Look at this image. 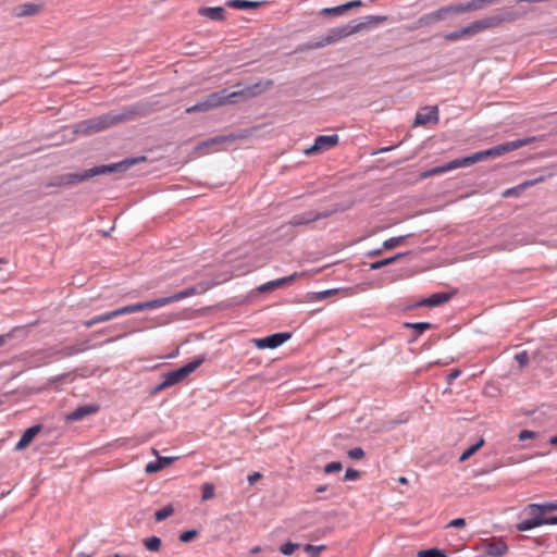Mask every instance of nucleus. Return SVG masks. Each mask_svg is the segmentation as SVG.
Instances as JSON below:
<instances>
[{
	"label": "nucleus",
	"mask_w": 557,
	"mask_h": 557,
	"mask_svg": "<svg viewBox=\"0 0 557 557\" xmlns=\"http://www.w3.org/2000/svg\"><path fill=\"white\" fill-rule=\"evenodd\" d=\"M500 0H471L465 3H457L459 14L481 11L488 5L498 3Z\"/></svg>",
	"instance_id": "obj_13"
},
{
	"label": "nucleus",
	"mask_w": 557,
	"mask_h": 557,
	"mask_svg": "<svg viewBox=\"0 0 557 557\" xmlns=\"http://www.w3.org/2000/svg\"><path fill=\"white\" fill-rule=\"evenodd\" d=\"M114 314H113V311H110V312H107V313H103V314H100V315H97L96 317V321L98 323H102V322H107L111 319H114Z\"/></svg>",
	"instance_id": "obj_50"
},
{
	"label": "nucleus",
	"mask_w": 557,
	"mask_h": 557,
	"mask_svg": "<svg viewBox=\"0 0 557 557\" xmlns=\"http://www.w3.org/2000/svg\"><path fill=\"white\" fill-rule=\"evenodd\" d=\"M450 295L446 293H436L428 298L422 299L418 305L423 307H436L447 302Z\"/></svg>",
	"instance_id": "obj_22"
},
{
	"label": "nucleus",
	"mask_w": 557,
	"mask_h": 557,
	"mask_svg": "<svg viewBox=\"0 0 557 557\" xmlns=\"http://www.w3.org/2000/svg\"><path fill=\"white\" fill-rule=\"evenodd\" d=\"M89 348L88 346V343L87 342H83L81 344H76V345H72V346H66L58 351H49L47 352L45 356L46 357H53L55 355H59L61 357H71V356H74L76 354H81L85 350H87Z\"/></svg>",
	"instance_id": "obj_17"
},
{
	"label": "nucleus",
	"mask_w": 557,
	"mask_h": 557,
	"mask_svg": "<svg viewBox=\"0 0 557 557\" xmlns=\"http://www.w3.org/2000/svg\"><path fill=\"white\" fill-rule=\"evenodd\" d=\"M334 293H335L334 289L323 290V292L314 294L311 299H313V300H323V299L330 297L331 295H333Z\"/></svg>",
	"instance_id": "obj_47"
},
{
	"label": "nucleus",
	"mask_w": 557,
	"mask_h": 557,
	"mask_svg": "<svg viewBox=\"0 0 557 557\" xmlns=\"http://www.w3.org/2000/svg\"><path fill=\"white\" fill-rule=\"evenodd\" d=\"M398 482H399L400 484H407V483H408V480H407V478H406V476H400V478L398 479Z\"/></svg>",
	"instance_id": "obj_61"
},
{
	"label": "nucleus",
	"mask_w": 557,
	"mask_h": 557,
	"mask_svg": "<svg viewBox=\"0 0 557 557\" xmlns=\"http://www.w3.org/2000/svg\"><path fill=\"white\" fill-rule=\"evenodd\" d=\"M299 547V544H296V543H292V542H287V543H284L281 547H280V552L283 554V555H292L297 548Z\"/></svg>",
	"instance_id": "obj_38"
},
{
	"label": "nucleus",
	"mask_w": 557,
	"mask_h": 557,
	"mask_svg": "<svg viewBox=\"0 0 557 557\" xmlns=\"http://www.w3.org/2000/svg\"><path fill=\"white\" fill-rule=\"evenodd\" d=\"M209 111L208 108L206 107V103L205 101H199L197 102L195 106H191L189 108L186 109V113H196V112H207Z\"/></svg>",
	"instance_id": "obj_40"
},
{
	"label": "nucleus",
	"mask_w": 557,
	"mask_h": 557,
	"mask_svg": "<svg viewBox=\"0 0 557 557\" xmlns=\"http://www.w3.org/2000/svg\"><path fill=\"white\" fill-rule=\"evenodd\" d=\"M265 1H249V0H227L226 5L237 10L258 9L265 4Z\"/></svg>",
	"instance_id": "obj_23"
},
{
	"label": "nucleus",
	"mask_w": 557,
	"mask_h": 557,
	"mask_svg": "<svg viewBox=\"0 0 557 557\" xmlns=\"http://www.w3.org/2000/svg\"><path fill=\"white\" fill-rule=\"evenodd\" d=\"M226 141V137H214L199 144L196 149L199 151L205 150L202 153L218 151L219 147Z\"/></svg>",
	"instance_id": "obj_25"
},
{
	"label": "nucleus",
	"mask_w": 557,
	"mask_h": 557,
	"mask_svg": "<svg viewBox=\"0 0 557 557\" xmlns=\"http://www.w3.org/2000/svg\"><path fill=\"white\" fill-rule=\"evenodd\" d=\"M161 469H163V465L161 463V461L157 460L154 462L147 463L145 471L147 473H153L160 471Z\"/></svg>",
	"instance_id": "obj_42"
},
{
	"label": "nucleus",
	"mask_w": 557,
	"mask_h": 557,
	"mask_svg": "<svg viewBox=\"0 0 557 557\" xmlns=\"http://www.w3.org/2000/svg\"><path fill=\"white\" fill-rule=\"evenodd\" d=\"M483 550L492 557H503L508 553V545L502 539H491L483 543Z\"/></svg>",
	"instance_id": "obj_11"
},
{
	"label": "nucleus",
	"mask_w": 557,
	"mask_h": 557,
	"mask_svg": "<svg viewBox=\"0 0 557 557\" xmlns=\"http://www.w3.org/2000/svg\"><path fill=\"white\" fill-rule=\"evenodd\" d=\"M195 294H197V289L195 287H191V288H187L185 290L178 292L169 297H162V298H158V299H153V300H149V301H145V302L133 304L134 312L157 309V308L166 306L169 304L182 300L184 298L190 297Z\"/></svg>",
	"instance_id": "obj_7"
},
{
	"label": "nucleus",
	"mask_w": 557,
	"mask_h": 557,
	"mask_svg": "<svg viewBox=\"0 0 557 557\" xmlns=\"http://www.w3.org/2000/svg\"><path fill=\"white\" fill-rule=\"evenodd\" d=\"M39 431H40V426L39 425H35V426L28 428L23 433V435L21 436L20 441L16 443L15 449L16 450H23L26 447H28L29 444L35 438V436L39 433Z\"/></svg>",
	"instance_id": "obj_21"
},
{
	"label": "nucleus",
	"mask_w": 557,
	"mask_h": 557,
	"mask_svg": "<svg viewBox=\"0 0 557 557\" xmlns=\"http://www.w3.org/2000/svg\"><path fill=\"white\" fill-rule=\"evenodd\" d=\"M140 160H145V158H140ZM139 159H125L117 163H112L109 165H100L95 166L89 170H86L82 173H67L57 177L55 186H64V185H75L82 182L87 181L97 175L108 174L113 172L126 171L129 166L136 164Z\"/></svg>",
	"instance_id": "obj_4"
},
{
	"label": "nucleus",
	"mask_w": 557,
	"mask_h": 557,
	"mask_svg": "<svg viewBox=\"0 0 557 557\" xmlns=\"http://www.w3.org/2000/svg\"><path fill=\"white\" fill-rule=\"evenodd\" d=\"M459 370H454L448 374V383H450L453 380L457 379L460 375Z\"/></svg>",
	"instance_id": "obj_54"
},
{
	"label": "nucleus",
	"mask_w": 557,
	"mask_h": 557,
	"mask_svg": "<svg viewBox=\"0 0 557 557\" xmlns=\"http://www.w3.org/2000/svg\"><path fill=\"white\" fill-rule=\"evenodd\" d=\"M484 445V440L480 438V441L470 447H468L459 457V461L463 462L469 459L472 455H474L482 446Z\"/></svg>",
	"instance_id": "obj_28"
},
{
	"label": "nucleus",
	"mask_w": 557,
	"mask_h": 557,
	"mask_svg": "<svg viewBox=\"0 0 557 557\" xmlns=\"http://www.w3.org/2000/svg\"><path fill=\"white\" fill-rule=\"evenodd\" d=\"M198 15L207 17L211 21H224L225 10L222 7H200L197 10Z\"/></svg>",
	"instance_id": "obj_18"
},
{
	"label": "nucleus",
	"mask_w": 557,
	"mask_h": 557,
	"mask_svg": "<svg viewBox=\"0 0 557 557\" xmlns=\"http://www.w3.org/2000/svg\"><path fill=\"white\" fill-rule=\"evenodd\" d=\"M550 444L553 445H557V435L556 436H553L550 440H549Z\"/></svg>",
	"instance_id": "obj_62"
},
{
	"label": "nucleus",
	"mask_w": 557,
	"mask_h": 557,
	"mask_svg": "<svg viewBox=\"0 0 557 557\" xmlns=\"http://www.w3.org/2000/svg\"><path fill=\"white\" fill-rule=\"evenodd\" d=\"M534 141V137L508 141L487 150L475 152L471 156L453 160L442 166H435L421 174L422 178L438 175L458 168L469 166L487 158H496L509 151L517 150Z\"/></svg>",
	"instance_id": "obj_1"
},
{
	"label": "nucleus",
	"mask_w": 557,
	"mask_h": 557,
	"mask_svg": "<svg viewBox=\"0 0 557 557\" xmlns=\"http://www.w3.org/2000/svg\"><path fill=\"white\" fill-rule=\"evenodd\" d=\"M299 276H300L299 273L294 272L293 274H290L288 276L281 277V278L274 280V281H270L265 284H262L261 286H259L258 290L261 293H267V292H271L276 288H281L285 285L292 284Z\"/></svg>",
	"instance_id": "obj_14"
},
{
	"label": "nucleus",
	"mask_w": 557,
	"mask_h": 557,
	"mask_svg": "<svg viewBox=\"0 0 557 557\" xmlns=\"http://www.w3.org/2000/svg\"><path fill=\"white\" fill-rule=\"evenodd\" d=\"M98 411H99V406L96 404L83 405V406L77 407L72 412H70L66 416V421H78L89 414L97 413Z\"/></svg>",
	"instance_id": "obj_15"
},
{
	"label": "nucleus",
	"mask_w": 557,
	"mask_h": 557,
	"mask_svg": "<svg viewBox=\"0 0 557 557\" xmlns=\"http://www.w3.org/2000/svg\"><path fill=\"white\" fill-rule=\"evenodd\" d=\"M345 36H346L345 28L332 29L322 41L310 42L307 45V48L308 49L321 48L325 45L333 44V42L337 41L338 39L344 38Z\"/></svg>",
	"instance_id": "obj_19"
},
{
	"label": "nucleus",
	"mask_w": 557,
	"mask_h": 557,
	"mask_svg": "<svg viewBox=\"0 0 557 557\" xmlns=\"http://www.w3.org/2000/svg\"><path fill=\"white\" fill-rule=\"evenodd\" d=\"M406 238L407 236L392 237L383 243V248L386 250L393 249L401 244Z\"/></svg>",
	"instance_id": "obj_35"
},
{
	"label": "nucleus",
	"mask_w": 557,
	"mask_h": 557,
	"mask_svg": "<svg viewBox=\"0 0 557 557\" xmlns=\"http://www.w3.org/2000/svg\"><path fill=\"white\" fill-rule=\"evenodd\" d=\"M437 23L432 13L425 14L419 20V24L422 26L431 25Z\"/></svg>",
	"instance_id": "obj_45"
},
{
	"label": "nucleus",
	"mask_w": 557,
	"mask_h": 557,
	"mask_svg": "<svg viewBox=\"0 0 557 557\" xmlns=\"http://www.w3.org/2000/svg\"><path fill=\"white\" fill-rule=\"evenodd\" d=\"M325 549V546L324 545H319V546H315V545H311V544H307L305 547H304V550L305 553L309 556V557H318L322 550Z\"/></svg>",
	"instance_id": "obj_34"
},
{
	"label": "nucleus",
	"mask_w": 557,
	"mask_h": 557,
	"mask_svg": "<svg viewBox=\"0 0 557 557\" xmlns=\"http://www.w3.org/2000/svg\"><path fill=\"white\" fill-rule=\"evenodd\" d=\"M44 4L41 3L26 2L15 7L13 9V14L16 17L35 16L41 13Z\"/></svg>",
	"instance_id": "obj_12"
},
{
	"label": "nucleus",
	"mask_w": 557,
	"mask_h": 557,
	"mask_svg": "<svg viewBox=\"0 0 557 557\" xmlns=\"http://www.w3.org/2000/svg\"><path fill=\"white\" fill-rule=\"evenodd\" d=\"M534 437H535V432L530 431V430H522L518 435V438L520 441H527V440L534 438Z\"/></svg>",
	"instance_id": "obj_48"
},
{
	"label": "nucleus",
	"mask_w": 557,
	"mask_h": 557,
	"mask_svg": "<svg viewBox=\"0 0 557 557\" xmlns=\"http://www.w3.org/2000/svg\"><path fill=\"white\" fill-rule=\"evenodd\" d=\"M516 359L520 362V364H524L527 362V354L525 352L518 354L516 356Z\"/></svg>",
	"instance_id": "obj_55"
},
{
	"label": "nucleus",
	"mask_w": 557,
	"mask_h": 557,
	"mask_svg": "<svg viewBox=\"0 0 557 557\" xmlns=\"http://www.w3.org/2000/svg\"><path fill=\"white\" fill-rule=\"evenodd\" d=\"M418 557H446L444 553H442L438 549H426V550H420L418 553Z\"/></svg>",
	"instance_id": "obj_39"
},
{
	"label": "nucleus",
	"mask_w": 557,
	"mask_h": 557,
	"mask_svg": "<svg viewBox=\"0 0 557 557\" xmlns=\"http://www.w3.org/2000/svg\"><path fill=\"white\" fill-rule=\"evenodd\" d=\"M360 478V472L357 470L350 469V481L357 480Z\"/></svg>",
	"instance_id": "obj_57"
},
{
	"label": "nucleus",
	"mask_w": 557,
	"mask_h": 557,
	"mask_svg": "<svg viewBox=\"0 0 557 557\" xmlns=\"http://www.w3.org/2000/svg\"><path fill=\"white\" fill-rule=\"evenodd\" d=\"M364 456L363 450L360 447L350 449V459H360Z\"/></svg>",
	"instance_id": "obj_51"
},
{
	"label": "nucleus",
	"mask_w": 557,
	"mask_h": 557,
	"mask_svg": "<svg viewBox=\"0 0 557 557\" xmlns=\"http://www.w3.org/2000/svg\"><path fill=\"white\" fill-rule=\"evenodd\" d=\"M386 20V16L370 15L361 18L360 21H352L350 22V35L376 27Z\"/></svg>",
	"instance_id": "obj_9"
},
{
	"label": "nucleus",
	"mask_w": 557,
	"mask_h": 557,
	"mask_svg": "<svg viewBox=\"0 0 557 557\" xmlns=\"http://www.w3.org/2000/svg\"><path fill=\"white\" fill-rule=\"evenodd\" d=\"M436 22L444 21L450 15H458L457 3H451L445 7L440 8L438 10L431 12Z\"/></svg>",
	"instance_id": "obj_26"
},
{
	"label": "nucleus",
	"mask_w": 557,
	"mask_h": 557,
	"mask_svg": "<svg viewBox=\"0 0 557 557\" xmlns=\"http://www.w3.org/2000/svg\"><path fill=\"white\" fill-rule=\"evenodd\" d=\"M403 256H405V253H398L394 257H391V258H386V259H383V260H380V261H376V262H373L370 264V269L371 270H377V269H381L385 265H388V264H392L394 263L396 260H398L399 258H401Z\"/></svg>",
	"instance_id": "obj_31"
},
{
	"label": "nucleus",
	"mask_w": 557,
	"mask_h": 557,
	"mask_svg": "<svg viewBox=\"0 0 557 557\" xmlns=\"http://www.w3.org/2000/svg\"><path fill=\"white\" fill-rule=\"evenodd\" d=\"M261 478V474L259 472H253L248 476V481L250 484H253L256 481H258Z\"/></svg>",
	"instance_id": "obj_53"
},
{
	"label": "nucleus",
	"mask_w": 557,
	"mask_h": 557,
	"mask_svg": "<svg viewBox=\"0 0 557 557\" xmlns=\"http://www.w3.org/2000/svg\"><path fill=\"white\" fill-rule=\"evenodd\" d=\"M289 338H290L289 333H275L270 336L256 339L255 345L259 349H265V348L273 349V348L281 346Z\"/></svg>",
	"instance_id": "obj_10"
},
{
	"label": "nucleus",
	"mask_w": 557,
	"mask_h": 557,
	"mask_svg": "<svg viewBox=\"0 0 557 557\" xmlns=\"http://www.w3.org/2000/svg\"><path fill=\"white\" fill-rule=\"evenodd\" d=\"M338 143V136L336 134L333 135H320L314 139V144L305 149L306 156L317 154L331 148L335 147Z\"/></svg>",
	"instance_id": "obj_8"
},
{
	"label": "nucleus",
	"mask_w": 557,
	"mask_h": 557,
	"mask_svg": "<svg viewBox=\"0 0 557 557\" xmlns=\"http://www.w3.org/2000/svg\"><path fill=\"white\" fill-rule=\"evenodd\" d=\"M544 524H557V516L552 518H544Z\"/></svg>",
	"instance_id": "obj_56"
},
{
	"label": "nucleus",
	"mask_w": 557,
	"mask_h": 557,
	"mask_svg": "<svg viewBox=\"0 0 557 557\" xmlns=\"http://www.w3.org/2000/svg\"><path fill=\"white\" fill-rule=\"evenodd\" d=\"M76 557H91V556L89 554H87V553H83L82 552V553L77 554Z\"/></svg>",
	"instance_id": "obj_63"
},
{
	"label": "nucleus",
	"mask_w": 557,
	"mask_h": 557,
	"mask_svg": "<svg viewBox=\"0 0 557 557\" xmlns=\"http://www.w3.org/2000/svg\"><path fill=\"white\" fill-rule=\"evenodd\" d=\"M5 336H0V346L4 345Z\"/></svg>",
	"instance_id": "obj_64"
},
{
	"label": "nucleus",
	"mask_w": 557,
	"mask_h": 557,
	"mask_svg": "<svg viewBox=\"0 0 557 557\" xmlns=\"http://www.w3.org/2000/svg\"><path fill=\"white\" fill-rule=\"evenodd\" d=\"M205 361V357H198L197 359L188 362L180 369L168 372L164 374V380L156 388L154 392H161L175 384L183 382L190 373L198 369Z\"/></svg>",
	"instance_id": "obj_6"
},
{
	"label": "nucleus",
	"mask_w": 557,
	"mask_h": 557,
	"mask_svg": "<svg viewBox=\"0 0 557 557\" xmlns=\"http://www.w3.org/2000/svg\"><path fill=\"white\" fill-rule=\"evenodd\" d=\"M129 313H135L133 305L124 306V307L113 310V314L115 318L123 315V314H129Z\"/></svg>",
	"instance_id": "obj_43"
},
{
	"label": "nucleus",
	"mask_w": 557,
	"mask_h": 557,
	"mask_svg": "<svg viewBox=\"0 0 557 557\" xmlns=\"http://www.w3.org/2000/svg\"><path fill=\"white\" fill-rule=\"evenodd\" d=\"M144 546L150 552H158L161 547V539L158 536H150L143 541Z\"/></svg>",
	"instance_id": "obj_29"
},
{
	"label": "nucleus",
	"mask_w": 557,
	"mask_h": 557,
	"mask_svg": "<svg viewBox=\"0 0 557 557\" xmlns=\"http://www.w3.org/2000/svg\"><path fill=\"white\" fill-rule=\"evenodd\" d=\"M406 326L416 329L419 334L423 333L424 331L431 329V324L428 322H418V323H407Z\"/></svg>",
	"instance_id": "obj_41"
},
{
	"label": "nucleus",
	"mask_w": 557,
	"mask_h": 557,
	"mask_svg": "<svg viewBox=\"0 0 557 557\" xmlns=\"http://www.w3.org/2000/svg\"><path fill=\"white\" fill-rule=\"evenodd\" d=\"M360 5H361V1H359V0L350 1V9L360 7Z\"/></svg>",
	"instance_id": "obj_59"
},
{
	"label": "nucleus",
	"mask_w": 557,
	"mask_h": 557,
	"mask_svg": "<svg viewBox=\"0 0 557 557\" xmlns=\"http://www.w3.org/2000/svg\"><path fill=\"white\" fill-rule=\"evenodd\" d=\"M128 113L122 114H106L95 119L86 120L77 124L75 132L85 135L104 131L117 123L128 120Z\"/></svg>",
	"instance_id": "obj_5"
},
{
	"label": "nucleus",
	"mask_w": 557,
	"mask_h": 557,
	"mask_svg": "<svg viewBox=\"0 0 557 557\" xmlns=\"http://www.w3.org/2000/svg\"><path fill=\"white\" fill-rule=\"evenodd\" d=\"M466 520L463 518H456L448 523V528H463Z\"/></svg>",
	"instance_id": "obj_49"
},
{
	"label": "nucleus",
	"mask_w": 557,
	"mask_h": 557,
	"mask_svg": "<svg viewBox=\"0 0 557 557\" xmlns=\"http://www.w3.org/2000/svg\"><path fill=\"white\" fill-rule=\"evenodd\" d=\"M214 485L212 483H205L201 486V499L203 502L209 500L214 497Z\"/></svg>",
	"instance_id": "obj_33"
},
{
	"label": "nucleus",
	"mask_w": 557,
	"mask_h": 557,
	"mask_svg": "<svg viewBox=\"0 0 557 557\" xmlns=\"http://www.w3.org/2000/svg\"><path fill=\"white\" fill-rule=\"evenodd\" d=\"M552 175H553L552 173H548L547 175H540V176H537V177H535V178H533V180L524 181V182H522V187H528V188H530V187H532V186H534V185H537V184H540V183L545 182V180H546L547 177H550Z\"/></svg>",
	"instance_id": "obj_37"
},
{
	"label": "nucleus",
	"mask_w": 557,
	"mask_h": 557,
	"mask_svg": "<svg viewBox=\"0 0 557 557\" xmlns=\"http://www.w3.org/2000/svg\"><path fill=\"white\" fill-rule=\"evenodd\" d=\"M261 552V547L260 546H255L250 549V554H258Z\"/></svg>",
	"instance_id": "obj_60"
},
{
	"label": "nucleus",
	"mask_w": 557,
	"mask_h": 557,
	"mask_svg": "<svg viewBox=\"0 0 557 557\" xmlns=\"http://www.w3.org/2000/svg\"><path fill=\"white\" fill-rule=\"evenodd\" d=\"M339 470H342V463L337 461L330 462L324 467L325 473H334L338 472Z\"/></svg>",
	"instance_id": "obj_44"
},
{
	"label": "nucleus",
	"mask_w": 557,
	"mask_h": 557,
	"mask_svg": "<svg viewBox=\"0 0 557 557\" xmlns=\"http://www.w3.org/2000/svg\"><path fill=\"white\" fill-rule=\"evenodd\" d=\"M528 187H522V183L519 184L518 186H515V187H511V188H508L506 189L504 193H503V197L504 198H508V197H518L521 195V193L523 190H525Z\"/></svg>",
	"instance_id": "obj_36"
},
{
	"label": "nucleus",
	"mask_w": 557,
	"mask_h": 557,
	"mask_svg": "<svg viewBox=\"0 0 557 557\" xmlns=\"http://www.w3.org/2000/svg\"><path fill=\"white\" fill-rule=\"evenodd\" d=\"M272 85L273 82L271 79H265L263 82H259L238 91L227 92L224 89L221 91L210 94L206 99H203V101L208 110H212L225 104L236 103L239 99L247 100L252 97H256L261 92L270 89Z\"/></svg>",
	"instance_id": "obj_3"
},
{
	"label": "nucleus",
	"mask_w": 557,
	"mask_h": 557,
	"mask_svg": "<svg viewBox=\"0 0 557 557\" xmlns=\"http://www.w3.org/2000/svg\"><path fill=\"white\" fill-rule=\"evenodd\" d=\"M529 513L532 517L519 522L517 524L518 531H529V530H532L534 528H537V527H541L544 524V517H543L544 513H540V511H535L533 513H531L529 511Z\"/></svg>",
	"instance_id": "obj_20"
},
{
	"label": "nucleus",
	"mask_w": 557,
	"mask_h": 557,
	"mask_svg": "<svg viewBox=\"0 0 557 557\" xmlns=\"http://www.w3.org/2000/svg\"><path fill=\"white\" fill-rule=\"evenodd\" d=\"M174 512V508L172 505H166L164 506L163 508L157 510L154 512V520L157 522H161L163 521L164 519L169 518L170 516H172Z\"/></svg>",
	"instance_id": "obj_30"
},
{
	"label": "nucleus",
	"mask_w": 557,
	"mask_h": 557,
	"mask_svg": "<svg viewBox=\"0 0 557 557\" xmlns=\"http://www.w3.org/2000/svg\"><path fill=\"white\" fill-rule=\"evenodd\" d=\"M159 461H161V463L163 465V468L166 467V466H170L174 458L173 457H159L158 458Z\"/></svg>",
	"instance_id": "obj_52"
},
{
	"label": "nucleus",
	"mask_w": 557,
	"mask_h": 557,
	"mask_svg": "<svg viewBox=\"0 0 557 557\" xmlns=\"http://www.w3.org/2000/svg\"><path fill=\"white\" fill-rule=\"evenodd\" d=\"M348 11V3H344L334 8H325L321 11L322 15H341Z\"/></svg>",
	"instance_id": "obj_32"
},
{
	"label": "nucleus",
	"mask_w": 557,
	"mask_h": 557,
	"mask_svg": "<svg viewBox=\"0 0 557 557\" xmlns=\"http://www.w3.org/2000/svg\"><path fill=\"white\" fill-rule=\"evenodd\" d=\"M517 17L518 15L512 11H507L502 14L486 16L481 20L472 22L466 27L446 34L444 38L447 41L463 40L487 29L497 28L504 23H511Z\"/></svg>",
	"instance_id": "obj_2"
},
{
	"label": "nucleus",
	"mask_w": 557,
	"mask_h": 557,
	"mask_svg": "<svg viewBox=\"0 0 557 557\" xmlns=\"http://www.w3.org/2000/svg\"><path fill=\"white\" fill-rule=\"evenodd\" d=\"M438 110L436 107H426L419 111L414 119L416 125H425L431 122H437Z\"/></svg>",
	"instance_id": "obj_16"
},
{
	"label": "nucleus",
	"mask_w": 557,
	"mask_h": 557,
	"mask_svg": "<svg viewBox=\"0 0 557 557\" xmlns=\"http://www.w3.org/2000/svg\"><path fill=\"white\" fill-rule=\"evenodd\" d=\"M197 535V532L191 530V531H186V532H183L181 535H180V540L184 543H187V542H190L191 540L195 539V536Z\"/></svg>",
	"instance_id": "obj_46"
},
{
	"label": "nucleus",
	"mask_w": 557,
	"mask_h": 557,
	"mask_svg": "<svg viewBox=\"0 0 557 557\" xmlns=\"http://www.w3.org/2000/svg\"><path fill=\"white\" fill-rule=\"evenodd\" d=\"M527 510L530 511L531 513L535 511H540V513L557 511V500L545 504H530Z\"/></svg>",
	"instance_id": "obj_27"
},
{
	"label": "nucleus",
	"mask_w": 557,
	"mask_h": 557,
	"mask_svg": "<svg viewBox=\"0 0 557 557\" xmlns=\"http://www.w3.org/2000/svg\"><path fill=\"white\" fill-rule=\"evenodd\" d=\"M95 324H98V322L96 321V317H95V318H92V319H90V320H87V321H85V322H84V325H85L86 327H91V326H94Z\"/></svg>",
	"instance_id": "obj_58"
},
{
	"label": "nucleus",
	"mask_w": 557,
	"mask_h": 557,
	"mask_svg": "<svg viewBox=\"0 0 557 557\" xmlns=\"http://www.w3.org/2000/svg\"><path fill=\"white\" fill-rule=\"evenodd\" d=\"M324 216H326V214H324V213L308 212V213L293 216L289 224L293 226L305 225V224H308L310 222H313V221L324 218Z\"/></svg>",
	"instance_id": "obj_24"
}]
</instances>
